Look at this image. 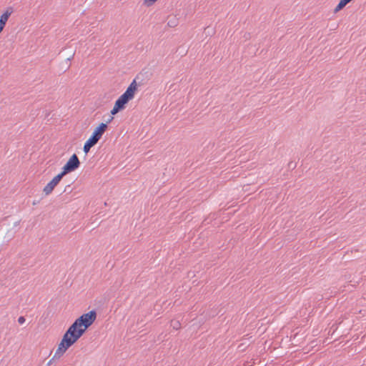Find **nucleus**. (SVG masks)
<instances>
[{"mask_svg": "<svg viewBox=\"0 0 366 366\" xmlns=\"http://www.w3.org/2000/svg\"><path fill=\"white\" fill-rule=\"evenodd\" d=\"M96 318L97 312L93 310L76 319L64 334L53 358L48 364L49 365L54 359L61 357L71 346L76 342L85 333L86 330L94 322Z\"/></svg>", "mask_w": 366, "mask_h": 366, "instance_id": "obj_1", "label": "nucleus"}, {"mask_svg": "<svg viewBox=\"0 0 366 366\" xmlns=\"http://www.w3.org/2000/svg\"><path fill=\"white\" fill-rule=\"evenodd\" d=\"M157 1V0H144V4L147 6H150Z\"/></svg>", "mask_w": 366, "mask_h": 366, "instance_id": "obj_9", "label": "nucleus"}, {"mask_svg": "<svg viewBox=\"0 0 366 366\" xmlns=\"http://www.w3.org/2000/svg\"><path fill=\"white\" fill-rule=\"evenodd\" d=\"M14 12V9L9 6L6 9L5 12L0 16V33L3 31L6 21H8L11 14Z\"/></svg>", "mask_w": 366, "mask_h": 366, "instance_id": "obj_6", "label": "nucleus"}, {"mask_svg": "<svg viewBox=\"0 0 366 366\" xmlns=\"http://www.w3.org/2000/svg\"><path fill=\"white\" fill-rule=\"evenodd\" d=\"M80 166V161L76 154L71 155L62 168L61 174L66 175L68 173L75 171Z\"/></svg>", "mask_w": 366, "mask_h": 366, "instance_id": "obj_4", "label": "nucleus"}, {"mask_svg": "<svg viewBox=\"0 0 366 366\" xmlns=\"http://www.w3.org/2000/svg\"><path fill=\"white\" fill-rule=\"evenodd\" d=\"M352 0H340L337 6L335 7L334 11L336 13L340 10H342L347 4H349Z\"/></svg>", "mask_w": 366, "mask_h": 366, "instance_id": "obj_7", "label": "nucleus"}, {"mask_svg": "<svg viewBox=\"0 0 366 366\" xmlns=\"http://www.w3.org/2000/svg\"><path fill=\"white\" fill-rule=\"evenodd\" d=\"M138 76L132 81L127 90L123 93L115 102L113 109L111 110V114L115 115L120 111L123 110L127 104L132 100L137 91V79Z\"/></svg>", "mask_w": 366, "mask_h": 366, "instance_id": "obj_2", "label": "nucleus"}, {"mask_svg": "<svg viewBox=\"0 0 366 366\" xmlns=\"http://www.w3.org/2000/svg\"><path fill=\"white\" fill-rule=\"evenodd\" d=\"M64 175L61 172L55 176L44 188L43 192L46 195L52 192L54 187L59 183Z\"/></svg>", "mask_w": 366, "mask_h": 366, "instance_id": "obj_5", "label": "nucleus"}, {"mask_svg": "<svg viewBox=\"0 0 366 366\" xmlns=\"http://www.w3.org/2000/svg\"><path fill=\"white\" fill-rule=\"evenodd\" d=\"M170 325H171V327H172V328L174 330H179L181 327V323L179 322V320H171Z\"/></svg>", "mask_w": 366, "mask_h": 366, "instance_id": "obj_8", "label": "nucleus"}, {"mask_svg": "<svg viewBox=\"0 0 366 366\" xmlns=\"http://www.w3.org/2000/svg\"><path fill=\"white\" fill-rule=\"evenodd\" d=\"M113 117H112L106 123H101L95 128L92 136L84 143L83 150L85 154H87L91 148L94 147L102 138L103 134L108 128L107 124L110 123Z\"/></svg>", "mask_w": 366, "mask_h": 366, "instance_id": "obj_3", "label": "nucleus"}, {"mask_svg": "<svg viewBox=\"0 0 366 366\" xmlns=\"http://www.w3.org/2000/svg\"><path fill=\"white\" fill-rule=\"evenodd\" d=\"M167 24H168V26H170V27H173V26H175L174 22H172V21H168Z\"/></svg>", "mask_w": 366, "mask_h": 366, "instance_id": "obj_11", "label": "nucleus"}, {"mask_svg": "<svg viewBox=\"0 0 366 366\" xmlns=\"http://www.w3.org/2000/svg\"><path fill=\"white\" fill-rule=\"evenodd\" d=\"M25 320H25L24 317L21 316V317H19V319H18V322H19V324H21H21H23V323H24V322H25Z\"/></svg>", "mask_w": 366, "mask_h": 366, "instance_id": "obj_10", "label": "nucleus"}]
</instances>
